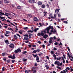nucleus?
<instances>
[{
	"label": "nucleus",
	"mask_w": 73,
	"mask_h": 73,
	"mask_svg": "<svg viewBox=\"0 0 73 73\" xmlns=\"http://www.w3.org/2000/svg\"><path fill=\"white\" fill-rule=\"evenodd\" d=\"M25 36L24 37V38L26 40H28V35H25Z\"/></svg>",
	"instance_id": "16"
},
{
	"label": "nucleus",
	"mask_w": 73,
	"mask_h": 73,
	"mask_svg": "<svg viewBox=\"0 0 73 73\" xmlns=\"http://www.w3.org/2000/svg\"><path fill=\"white\" fill-rule=\"evenodd\" d=\"M42 2L41 1H38V5H42Z\"/></svg>",
	"instance_id": "20"
},
{
	"label": "nucleus",
	"mask_w": 73,
	"mask_h": 73,
	"mask_svg": "<svg viewBox=\"0 0 73 73\" xmlns=\"http://www.w3.org/2000/svg\"><path fill=\"white\" fill-rule=\"evenodd\" d=\"M46 33H45V35L44 36H43V38H45L46 37H48V35H46Z\"/></svg>",
	"instance_id": "27"
},
{
	"label": "nucleus",
	"mask_w": 73,
	"mask_h": 73,
	"mask_svg": "<svg viewBox=\"0 0 73 73\" xmlns=\"http://www.w3.org/2000/svg\"><path fill=\"white\" fill-rule=\"evenodd\" d=\"M5 43H6V44H7V45L9 44V42H8V40H7L5 41Z\"/></svg>",
	"instance_id": "22"
},
{
	"label": "nucleus",
	"mask_w": 73,
	"mask_h": 73,
	"mask_svg": "<svg viewBox=\"0 0 73 73\" xmlns=\"http://www.w3.org/2000/svg\"><path fill=\"white\" fill-rule=\"evenodd\" d=\"M28 16H29V17H32V15L31 14L30 15L29 14L28 15Z\"/></svg>",
	"instance_id": "38"
},
{
	"label": "nucleus",
	"mask_w": 73,
	"mask_h": 73,
	"mask_svg": "<svg viewBox=\"0 0 73 73\" xmlns=\"http://www.w3.org/2000/svg\"><path fill=\"white\" fill-rule=\"evenodd\" d=\"M67 48L68 49L69 52H70V50L69 47H67Z\"/></svg>",
	"instance_id": "41"
},
{
	"label": "nucleus",
	"mask_w": 73,
	"mask_h": 73,
	"mask_svg": "<svg viewBox=\"0 0 73 73\" xmlns=\"http://www.w3.org/2000/svg\"><path fill=\"white\" fill-rule=\"evenodd\" d=\"M27 60V59H23V62H25Z\"/></svg>",
	"instance_id": "34"
},
{
	"label": "nucleus",
	"mask_w": 73,
	"mask_h": 73,
	"mask_svg": "<svg viewBox=\"0 0 73 73\" xmlns=\"http://www.w3.org/2000/svg\"><path fill=\"white\" fill-rule=\"evenodd\" d=\"M5 36H6V37H8L9 36V35H7L6 34H5Z\"/></svg>",
	"instance_id": "54"
},
{
	"label": "nucleus",
	"mask_w": 73,
	"mask_h": 73,
	"mask_svg": "<svg viewBox=\"0 0 73 73\" xmlns=\"http://www.w3.org/2000/svg\"><path fill=\"white\" fill-rule=\"evenodd\" d=\"M37 50H34V51H33V54H34V53H36Z\"/></svg>",
	"instance_id": "25"
},
{
	"label": "nucleus",
	"mask_w": 73,
	"mask_h": 73,
	"mask_svg": "<svg viewBox=\"0 0 73 73\" xmlns=\"http://www.w3.org/2000/svg\"><path fill=\"white\" fill-rule=\"evenodd\" d=\"M2 56H5V53H4V52L2 54Z\"/></svg>",
	"instance_id": "32"
},
{
	"label": "nucleus",
	"mask_w": 73,
	"mask_h": 73,
	"mask_svg": "<svg viewBox=\"0 0 73 73\" xmlns=\"http://www.w3.org/2000/svg\"><path fill=\"white\" fill-rule=\"evenodd\" d=\"M42 47L43 48H44L45 47V46L44 44H43L42 45Z\"/></svg>",
	"instance_id": "61"
},
{
	"label": "nucleus",
	"mask_w": 73,
	"mask_h": 73,
	"mask_svg": "<svg viewBox=\"0 0 73 73\" xmlns=\"http://www.w3.org/2000/svg\"><path fill=\"white\" fill-rule=\"evenodd\" d=\"M6 61H7V62L8 63H9L10 61H11V60H6Z\"/></svg>",
	"instance_id": "35"
},
{
	"label": "nucleus",
	"mask_w": 73,
	"mask_h": 73,
	"mask_svg": "<svg viewBox=\"0 0 73 73\" xmlns=\"http://www.w3.org/2000/svg\"><path fill=\"white\" fill-rule=\"evenodd\" d=\"M60 9H56L55 11L56 13L58 14L59 11Z\"/></svg>",
	"instance_id": "14"
},
{
	"label": "nucleus",
	"mask_w": 73,
	"mask_h": 73,
	"mask_svg": "<svg viewBox=\"0 0 73 73\" xmlns=\"http://www.w3.org/2000/svg\"><path fill=\"white\" fill-rule=\"evenodd\" d=\"M40 49H39V48H38L37 49H36V52H40Z\"/></svg>",
	"instance_id": "30"
},
{
	"label": "nucleus",
	"mask_w": 73,
	"mask_h": 73,
	"mask_svg": "<svg viewBox=\"0 0 73 73\" xmlns=\"http://www.w3.org/2000/svg\"><path fill=\"white\" fill-rule=\"evenodd\" d=\"M51 53H52V54H54V51H51Z\"/></svg>",
	"instance_id": "47"
},
{
	"label": "nucleus",
	"mask_w": 73,
	"mask_h": 73,
	"mask_svg": "<svg viewBox=\"0 0 73 73\" xmlns=\"http://www.w3.org/2000/svg\"><path fill=\"white\" fill-rule=\"evenodd\" d=\"M5 70V68L3 67L2 68V71L3 72V71H4Z\"/></svg>",
	"instance_id": "51"
},
{
	"label": "nucleus",
	"mask_w": 73,
	"mask_h": 73,
	"mask_svg": "<svg viewBox=\"0 0 73 73\" xmlns=\"http://www.w3.org/2000/svg\"><path fill=\"white\" fill-rule=\"evenodd\" d=\"M51 27H52V29L51 31H50V32H52V33H56V31L55 29H54V31L53 29L54 28L52 26H51Z\"/></svg>",
	"instance_id": "10"
},
{
	"label": "nucleus",
	"mask_w": 73,
	"mask_h": 73,
	"mask_svg": "<svg viewBox=\"0 0 73 73\" xmlns=\"http://www.w3.org/2000/svg\"><path fill=\"white\" fill-rule=\"evenodd\" d=\"M32 1L33 2V3H35V0H29V3H32Z\"/></svg>",
	"instance_id": "12"
},
{
	"label": "nucleus",
	"mask_w": 73,
	"mask_h": 73,
	"mask_svg": "<svg viewBox=\"0 0 73 73\" xmlns=\"http://www.w3.org/2000/svg\"><path fill=\"white\" fill-rule=\"evenodd\" d=\"M70 70H71V71L72 72V71H73V69H72V68H71V69H70Z\"/></svg>",
	"instance_id": "64"
},
{
	"label": "nucleus",
	"mask_w": 73,
	"mask_h": 73,
	"mask_svg": "<svg viewBox=\"0 0 73 73\" xmlns=\"http://www.w3.org/2000/svg\"><path fill=\"white\" fill-rule=\"evenodd\" d=\"M19 33L20 34H22V33H22V31H19Z\"/></svg>",
	"instance_id": "42"
},
{
	"label": "nucleus",
	"mask_w": 73,
	"mask_h": 73,
	"mask_svg": "<svg viewBox=\"0 0 73 73\" xmlns=\"http://www.w3.org/2000/svg\"><path fill=\"white\" fill-rule=\"evenodd\" d=\"M65 63V59H64V58H63V63Z\"/></svg>",
	"instance_id": "48"
},
{
	"label": "nucleus",
	"mask_w": 73,
	"mask_h": 73,
	"mask_svg": "<svg viewBox=\"0 0 73 73\" xmlns=\"http://www.w3.org/2000/svg\"><path fill=\"white\" fill-rule=\"evenodd\" d=\"M14 36L15 40H17V39L18 38L17 36H16V35H14Z\"/></svg>",
	"instance_id": "23"
},
{
	"label": "nucleus",
	"mask_w": 73,
	"mask_h": 73,
	"mask_svg": "<svg viewBox=\"0 0 73 73\" xmlns=\"http://www.w3.org/2000/svg\"><path fill=\"white\" fill-rule=\"evenodd\" d=\"M35 67H33L32 68V71L33 72V73H36V69H35Z\"/></svg>",
	"instance_id": "6"
},
{
	"label": "nucleus",
	"mask_w": 73,
	"mask_h": 73,
	"mask_svg": "<svg viewBox=\"0 0 73 73\" xmlns=\"http://www.w3.org/2000/svg\"><path fill=\"white\" fill-rule=\"evenodd\" d=\"M58 17H61V15L60 14H58Z\"/></svg>",
	"instance_id": "62"
},
{
	"label": "nucleus",
	"mask_w": 73,
	"mask_h": 73,
	"mask_svg": "<svg viewBox=\"0 0 73 73\" xmlns=\"http://www.w3.org/2000/svg\"><path fill=\"white\" fill-rule=\"evenodd\" d=\"M57 16L56 14H54V17H51V19H55V18Z\"/></svg>",
	"instance_id": "18"
},
{
	"label": "nucleus",
	"mask_w": 73,
	"mask_h": 73,
	"mask_svg": "<svg viewBox=\"0 0 73 73\" xmlns=\"http://www.w3.org/2000/svg\"><path fill=\"white\" fill-rule=\"evenodd\" d=\"M66 69H67L68 70H70V68L68 67H66Z\"/></svg>",
	"instance_id": "53"
},
{
	"label": "nucleus",
	"mask_w": 73,
	"mask_h": 73,
	"mask_svg": "<svg viewBox=\"0 0 73 73\" xmlns=\"http://www.w3.org/2000/svg\"><path fill=\"white\" fill-rule=\"evenodd\" d=\"M16 35L18 36H19V38H20L21 37V36L19 34H16Z\"/></svg>",
	"instance_id": "37"
},
{
	"label": "nucleus",
	"mask_w": 73,
	"mask_h": 73,
	"mask_svg": "<svg viewBox=\"0 0 73 73\" xmlns=\"http://www.w3.org/2000/svg\"><path fill=\"white\" fill-rule=\"evenodd\" d=\"M44 31H42L41 33H38V35H41L42 36H43L44 35Z\"/></svg>",
	"instance_id": "7"
},
{
	"label": "nucleus",
	"mask_w": 73,
	"mask_h": 73,
	"mask_svg": "<svg viewBox=\"0 0 73 73\" xmlns=\"http://www.w3.org/2000/svg\"><path fill=\"white\" fill-rule=\"evenodd\" d=\"M7 23H10V24L12 25H13V26H15V25L13 24V23H11V21H9V20H7Z\"/></svg>",
	"instance_id": "19"
},
{
	"label": "nucleus",
	"mask_w": 73,
	"mask_h": 73,
	"mask_svg": "<svg viewBox=\"0 0 73 73\" xmlns=\"http://www.w3.org/2000/svg\"><path fill=\"white\" fill-rule=\"evenodd\" d=\"M10 15V14L5 13V14H4V13H2V12H0V16H2V15H5V16H9L8 15Z\"/></svg>",
	"instance_id": "3"
},
{
	"label": "nucleus",
	"mask_w": 73,
	"mask_h": 73,
	"mask_svg": "<svg viewBox=\"0 0 73 73\" xmlns=\"http://www.w3.org/2000/svg\"><path fill=\"white\" fill-rule=\"evenodd\" d=\"M23 29L25 30H27V29H28V27H24L23 28Z\"/></svg>",
	"instance_id": "40"
},
{
	"label": "nucleus",
	"mask_w": 73,
	"mask_h": 73,
	"mask_svg": "<svg viewBox=\"0 0 73 73\" xmlns=\"http://www.w3.org/2000/svg\"><path fill=\"white\" fill-rule=\"evenodd\" d=\"M10 58H12V59H15V54H13V56H10Z\"/></svg>",
	"instance_id": "17"
},
{
	"label": "nucleus",
	"mask_w": 73,
	"mask_h": 73,
	"mask_svg": "<svg viewBox=\"0 0 73 73\" xmlns=\"http://www.w3.org/2000/svg\"><path fill=\"white\" fill-rule=\"evenodd\" d=\"M54 44L55 45H57L58 44V42H55Z\"/></svg>",
	"instance_id": "43"
},
{
	"label": "nucleus",
	"mask_w": 73,
	"mask_h": 73,
	"mask_svg": "<svg viewBox=\"0 0 73 73\" xmlns=\"http://www.w3.org/2000/svg\"><path fill=\"white\" fill-rule=\"evenodd\" d=\"M37 42L38 44H41V42L40 41H38V42Z\"/></svg>",
	"instance_id": "52"
},
{
	"label": "nucleus",
	"mask_w": 73,
	"mask_h": 73,
	"mask_svg": "<svg viewBox=\"0 0 73 73\" xmlns=\"http://www.w3.org/2000/svg\"><path fill=\"white\" fill-rule=\"evenodd\" d=\"M43 13L44 14V15L43 16V17H44V16H45V15H46V13H48L47 12H43Z\"/></svg>",
	"instance_id": "31"
},
{
	"label": "nucleus",
	"mask_w": 73,
	"mask_h": 73,
	"mask_svg": "<svg viewBox=\"0 0 73 73\" xmlns=\"http://www.w3.org/2000/svg\"><path fill=\"white\" fill-rule=\"evenodd\" d=\"M34 20L35 21H38V19L37 17H34Z\"/></svg>",
	"instance_id": "21"
},
{
	"label": "nucleus",
	"mask_w": 73,
	"mask_h": 73,
	"mask_svg": "<svg viewBox=\"0 0 73 73\" xmlns=\"http://www.w3.org/2000/svg\"><path fill=\"white\" fill-rule=\"evenodd\" d=\"M9 33H10V32L9 31H7L6 32V34H9Z\"/></svg>",
	"instance_id": "33"
},
{
	"label": "nucleus",
	"mask_w": 73,
	"mask_h": 73,
	"mask_svg": "<svg viewBox=\"0 0 73 73\" xmlns=\"http://www.w3.org/2000/svg\"><path fill=\"white\" fill-rule=\"evenodd\" d=\"M0 18L1 20H3V19H5V17L0 16Z\"/></svg>",
	"instance_id": "28"
},
{
	"label": "nucleus",
	"mask_w": 73,
	"mask_h": 73,
	"mask_svg": "<svg viewBox=\"0 0 73 73\" xmlns=\"http://www.w3.org/2000/svg\"><path fill=\"white\" fill-rule=\"evenodd\" d=\"M54 64H57V65L58 66H57L56 68L60 70H61V68L60 67H59V66H62V62H61V63H60V61H55Z\"/></svg>",
	"instance_id": "1"
},
{
	"label": "nucleus",
	"mask_w": 73,
	"mask_h": 73,
	"mask_svg": "<svg viewBox=\"0 0 73 73\" xmlns=\"http://www.w3.org/2000/svg\"><path fill=\"white\" fill-rule=\"evenodd\" d=\"M67 55L68 56L69 58L70 59L71 55V57H72V54H70V55L69 53V52H68Z\"/></svg>",
	"instance_id": "13"
},
{
	"label": "nucleus",
	"mask_w": 73,
	"mask_h": 73,
	"mask_svg": "<svg viewBox=\"0 0 73 73\" xmlns=\"http://www.w3.org/2000/svg\"><path fill=\"white\" fill-rule=\"evenodd\" d=\"M64 23H66L67 24H68L67 21H64Z\"/></svg>",
	"instance_id": "49"
},
{
	"label": "nucleus",
	"mask_w": 73,
	"mask_h": 73,
	"mask_svg": "<svg viewBox=\"0 0 73 73\" xmlns=\"http://www.w3.org/2000/svg\"><path fill=\"white\" fill-rule=\"evenodd\" d=\"M2 21H6V19H3L2 20Z\"/></svg>",
	"instance_id": "57"
},
{
	"label": "nucleus",
	"mask_w": 73,
	"mask_h": 73,
	"mask_svg": "<svg viewBox=\"0 0 73 73\" xmlns=\"http://www.w3.org/2000/svg\"><path fill=\"white\" fill-rule=\"evenodd\" d=\"M46 6L47 7L49 8V7L50 5H48V4H47Z\"/></svg>",
	"instance_id": "55"
},
{
	"label": "nucleus",
	"mask_w": 73,
	"mask_h": 73,
	"mask_svg": "<svg viewBox=\"0 0 73 73\" xmlns=\"http://www.w3.org/2000/svg\"><path fill=\"white\" fill-rule=\"evenodd\" d=\"M9 46H10L11 48H14L15 45L13 44H11L10 45H9Z\"/></svg>",
	"instance_id": "9"
},
{
	"label": "nucleus",
	"mask_w": 73,
	"mask_h": 73,
	"mask_svg": "<svg viewBox=\"0 0 73 73\" xmlns=\"http://www.w3.org/2000/svg\"><path fill=\"white\" fill-rule=\"evenodd\" d=\"M8 29L9 30H11V31H13V30L12 29V28H10V29Z\"/></svg>",
	"instance_id": "63"
},
{
	"label": "nucleus",
	"mask_w": 73,
	"mask_h": 73,
	"mask_svg": "<svg viewBox=\"0 0 73 73\" xmlns=\"http://www.w3.org/2000/svg\"><path fill=\"white\" fill-rule=\"evenodd\" d=\"M33 55V56H34V57H36V61H38V60H39V58L38 55H37V54H36L35 55V54H32Z\"/></svg>",
	"instance_id": "5"
},
{
	"label": "nucleus",
	"mask_w": 73,
	"mask_h": 73,
	"mask_svg": "<svg viewBox=\"0 0 73 73\" xmlns=\"http://www.w3.org/2000/svg\"><path fill=\"white\" fill-rule=\"evenodd\" d=\"M57 50V48H55V47L54 48V49H53L54 50Z\"/></svg>",
	"instance_id": "46"
},
{
	"label": "nucleus",
	"mask_w": 73,
	"mask_h": 73,
	"mask_svg": "<svg viewBox=\"0 0 73 73\" xmlns=\"http://www.w3.org/2000/svg\"><path fill=\"white\" fill-rule=\"evenodd\" d=\"M28 32H29V33H33V31H32L31 30H30V31H28Z\"/></svg>",
	"instance_id": "50"
},
{
	"label": "nucleus",
	"mask_w": 73,
	"mask_h": 73,
	"mask_svg": "<svg viewBox=\"0 0 73 73\" xmlns=\"http://www.w3.org/2000/svg\"><path fill=\"white\" fill-rule=\"evenodd\" d=\"M53 38L52 37H50V40H49V42L50 45V44H52V39H53Z\"/></svg>",
	"instance_id": "8"
},
{
	"label": "nucleus",
	"mask_w": 73,
	"mask_h": 73,
	"mask_svg": "<svg viewBox=\"0 0 73 73\" xmlns=\"http://www.w3.org/2000/svg\"><path fill=\"white\" fill-rule=\"evenodd\" d=\"M59 46H62V44L61 43V42H60V44H59Z\"/></svg>",
	"instance_id": "39"
},
{
	"label": "nucleus",
	"mask_w": 73,
	"mask_h": 73,
	"mask_svg": "<svg viewBox=\"0 0 73 73\" xmlns=\"http://www.w3.org/2000/svg\"><path fill=\"white\" fill-rule=\"evenodd\" d=\"M46 57L47 58V59H48V60H49V59H50L49 56H46Z\"/></svg>",
	"instance_id": "56"
},
{
	"label": "nucleus",
	"mask_w": 73,
	"mask_h": 73,
	"mask_svg": "<svg viewBox=\"0 0 73 73\" xmlns=\"http://www.w3.org/2000/svg\"><path fill=\"white\" fill-rule=\"evenodd\" d=\"M31 29H32V31H33V33L34 30L33 29V27H31Z\"/></svg>",
	"instance_id": "60"
},
{
	"label": "nucleus",
	"mask_w": 73,
	"mask_h": 73,
	"mask_svg": "<svg viewBox=\"0 0 73 73\" xmlns=\"http://www.w3.org/2000/svg\"><path fill=\"white\" fill-rule=\"evenodd\" d=\"M55 56L54 59H57V60H60L62 58H60V57H59V58H57L56 55H55Z\"/></svg>",
	"instance_id": "11"
},
{
	"label": "nucleus",
	"mask_w": 73,
	"mask_h": 73,
	"mask_svg": "<svg viewBox=\"0 0 73 73\" xmlns=\"http://www.w3.org/2000/svg\"><path fill=\"white\" fill-rule=\"evenodd\" d=\"M53 29V27H52V26H49L48 27H47L46 29L44 30V34L46 33V31H49L50 29Z\"/></svg>",
	"instance_id": "2"
},
{
	"label": "nucleus",
	"mask_w": 73,
	"mask_h": 73,
	"mask_svg": "<svg viewBox=\"0 0 73 73\" xmlns=\"http://www.w3.org/2000/svg\"><path fill=\"white\" fill-rule=\"evenodd\" d=\"M39 29H38V28H35L34 29V31L35 32H37V31H38V30Z\"/></svg>",
	"instance_id": "29"
},
{
	"label": "nucleus",
	"mask_w": 73,
	"mask_h": 73,
	"mask_svg": "<svg viewBox=\"0 0 73 73\" xmlns=\"http://www.w3.org/2000/svg\"><path fill=\"white\" fill-rule=\"evenodd\" d=\"M27 53V51H24L23 52V54H25L26 53Z\"/></svg>",
	"instance_id": "44"
},
{
	"label": "nucleus",
	"mask_w": 73,
	"mask_h": 73,
	"mask_svg": "<svg viewBox=\"0 0 73 73\" xmlns=\"http://www.w3.org/2000/svg\"><path fill=\"white\" fill-rule=\"evenodd\" d=\"M21 52V50L20 48H18L17 50H16L14 51L15 53H17L19 52Z\"/></svg>",
	"instance_id": "4"
},
{
	"label": "nucleus",
	"mask_w": 73,
	"mask_h": 73,
	"mask_svg": "<svg viewBox=\"0 0 73 73\" xmlns=\"http://www.w3.org/2000/svg\"><path fill=\"white\" fill-rule=\"evenodd\" d=\"M41 7L42 8V9H44L46 7V5H45V4H42V5L41 6Z\"/></svg>",
	"instance_id": "15"
},
{
	"label": "nucleus",
	"mask_w": 73,
	"mask_h": 73,
	"mask_svg": "<svg viewBox=\"0 0 73 73\" xmlns=\"http://www.w3.org/2000/svg\"><path fill=\"white\" fill-rule=\"evenodd\" d=\"M17 8L18 9H20V8H21V7H20V6H17Z\"/></svg>",
	"instance_id": "36"
},
{
	"label": "nucleus",
	"mask_w": 73,
	"mask_h": 73,
	"mask_svg": "<svg viewBox=\"0 0 73 73\" xmlns=\"http://www.w3.org/2000/svg\"><path fill=\"white\" fill-rule=\"evenodd\" d=\"M15 60H12V63H14V62H15Z\"/></svg>",
	"instance_id": "59"
},
{
	"label": "nucleus",
	"mask_w": 73,
	"mask_h": 73,
	"mask_svg": "<svg viewBox=\"0 0 73 73\" xmlns=\"http://www.w3.org/2000/svg\"><path fill=\"white\" fill-rule=\"evenodd\" d=\"M30 38H31V36L33 35V34L29 33Z\"/></svg>",
	"instance_id": "24"
},
{
	"label": "nucleus",
	"mask_w": 73,
	"mask_h": 73,
	"mask_svg": "<svg viewBox=\"0 0 73 73\" xmlns=\"http://www.w3.org/2000/svg\"><path fill=\"white\" fill-rule=\"evenodd\" d=\"M4 2L5 3H9V1L7 0H5L4 1Z\"/></svg>",
	"instance_id": "26"
},
{
	"label": "nucleus",
	"mask_w": 73,
	"mask_h": 73,
	"mask_svg": "<svg viewBox=\"0 0 73 73\" xmlns=\"http://www.w3.org/2000/svg\"><path fill=\"white\" fill-rule=\"evenodd\" d=\"M48 65H45V66L46 68V69H47V67Z\"/></svg>",
	"instance_id": "58"
},
{
	"label": "nucleus",
	"mask_w": 73,
	"mask_h": 73,
	"mask_svg": "<svg viewBox=\"0 0 73 73\" xmlns=\"http://www.w3.org/2000/svg\"><path fill=\"white\" fill-rule=\"evenodd\" d=\"M37 66V63H35V66H36V67Z\"/></svg>",
	"instance_id": "45"
}]
</instances>
